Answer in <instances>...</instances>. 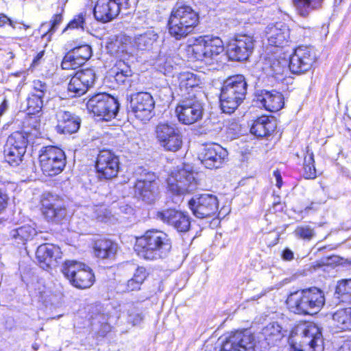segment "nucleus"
<instances>
[{"label":"nucleus","mask_w":351,"mask_h":351,"mask_svg":"<svg viewBox=\"0 0 351 351\" xmlns=\"http://www.w3.org/2000/svg\"><path fill=\"white\" fill-rule=\"evenodd\" d=\"M7 195L0 189V213H1L6 207L8 204Z\"/></svg>","instance_id":"58"},{"label":"nucleus","mask_w":351,"mask_h":351,"mask_svg":"<svg viewBox=\"0 0 351 351\" xmlns=\"http://www.w3.org/2000/svg\"><path fill=\"white\" fill-rule=\"evenodd\" d=\"M324 304V295L316 287L294 291L287 299L289 309L298 315L317 313Z\"/></svg>","instance_id":"2"},{"label":"nucleus","mask_w":351,"mask_h":351,"mask_svg":"<svg viewBox=\"0 0 351 351\" xmlns=\"http://www.w3.org/2000/svg\"><path fill=\"white\" fill-rule=\"evenodd\" d=\"M57 119L56 130L60 134H73L80 127V119L69 111L60 110Z\"/></svg>","instance_id":"24"},{"label":"nucleus","mask_w":351,"mask_h":351,"mask_svg":"<svg viewBox=\"0 0 351 351\" xmlns=\"http://www.w3.org/2000/svg\"><path fill=\"white\" fill-rule=\"evenodd\" d=\"M143 320L141 313L134 307L128 310V321L136 326L139 324Z\"/></svg>","instance_id":"54"},{"label":"nucleus","mask_w":351,"mask_h":351,"mask_svg":"<svg viewBox=\"0 0 351 351\" xmlns=\"http://www.w3.org/2000/svg\"><path fill=\"white\" fill-rule=\"evenodd\" d=\"M221 351H254V337L248 330L237 331L226 338Z\"/></svg>","instance_id":"20"},{"label":"nucleus","mask_w":351,"mask_h":351,"mask_svg":"<svg viewBox=\"0 0 351 351\" xmlns=\"http://www.w3.org/2000/svg\"><path fill=\"white\" fill-rule=\"evenodd\" d=\"M84 18L82 14H80L74 18L67 25V28H82L84 29Z\"/></svg>","instance_id":"56"},{"label":"nucleus","mask_w":351,"mask_h":351,"mask_svg":"<svg viewBox=\"0 0 351 351\" xmlns=\"http://www.w3.org/2000/svg\"><path fill=\"white\" fill-rule=\"evenodd\" d=\"M39 160L43 172L49 176L59 174L66 165L64 152L54 146L44 147L40 151Z\"/></svg>","instance_id":"10"},{"label":"nucleus","mask_w":351,"mask_h":351,"mask_svg":"<svg viewBox=\"0 0 351 351\" xmlns=\"http://www.w3.org/2000/svg\"><path fill=\"white\" fill-rule=\"evenodd\" d=\"M255 40L248 34L236 36L228 46V54L230 59L244 61L248 59L254 51Z\"/></svg>","instance_id":"15"},{"label":"nucleus","mask_w":351,"mask_h":351,"mask_svg":"<svg viewBox=\"0 0 351 351\" xmlns=\"http://www.w3.org/2000/svg\"><path fill=\"white\" fill-rule=\"evenodd\" d=\"M123 43H122L119 47V56H117V58H120L121 59L125 58L126 56H132L135 52L132 42L129 36H127V41H124Z\"/></svg>","instance_id":"50"},{"label":"nucleus","mask_w":351,"mask_h":351,"mask_svg":"<svg viewBox=\"0 0 351 351\" xmlns=\"http://www.w3.org/2000/svg\"><path fill=\"white\" fill-rule=\"evenodd\" d=\"M158 219L174 227L178 232H187L191 226L189 215L174 209L159 211L156 214Z\"/></svg>","instance_id":"21"},{"label":"nucleus","mask_w":351,"mask_h":351,"mask_svg":"<svg viewBox=\"0 0 351 351\" xmlns=\"http://www.w3.org/2000/svg\"><path fill=\"white\" fill-rule=\"evenodd\" d=\"M75 57L84 64L92 56V49L88 45H82L71 50Z\"/></svg>","instance_id":"48"},{"label":"nucleus","mask_w":351,"mask_h":351,"mask_svg":"<svg viewBox=\"0 0 351 351\" xmlns=\"http://www.w3.org/2000/svg\"><path fill=\"white\" fill-rule=\"evenodd\" d=\"M136 195L143 201L152 204L156 199L157 185L152 180H138L134 186Z\"/></svg>","instance_id":"27"},{"label":"nucleus","mask_w":351,"mask_h":351,"mask_svg":"<svg viewBox=\"0 0 351 351\" xmlns=\"http://www.w3.org/2000/svg\"><path fill=\"white\" fill-rule=\"evenodd\" d=\"M335 294L342 302H351V279L339 282L336 287Z\"/></svg>","instance_id":"42"},{"label":"nucleus","mask_w":351,"mask_h":351,"mask_svg":"<svg viewBox=\"0 0 351 351\" xmlns=\"http://www.w3.org/2000/svg\"><path fill=\"white\" fill-rule=\"evenodd\" d=\"M62 271L70 282L78 289L90 287L95 281L91 269L85 264L75 261H66Z\"/></svg>","instance_id":"7"},{"label":"nucleus","mask_w":351,"mask_h":351,"mask_svg":"<svg viewBox=\"0 0 351 351\" xmlns=\"http://www.w3.org/2000/svg\"><path fill=\"white\" fill-rule=\"evenodd\" d=\"M96 169L100 179L115 178L119 171L118 156L109 150L100 151L97 158Z\"/></svg>","instance_id":"17"},{"label":"nucleus","mask_w":351,"mask_h":351,"mask_svg":"<svg viewBox=\"0 0 351 351\" xmlns=\"http://www.w3.org/2000/svg\"><path fill=\"white\" fill-rule=\"evenodd\" d=\"M61 21V14H56L50 23H43L40 26V31H44L45 29H47V31L44 32L43 37H45L49 35L48 39H49L51 35L56 30Z\"/></svg>","instance_id":"46"},{"label":"nucleus","mask_w":351,"mask_h":351,"mask_svg":"<svg viewBox=\"0 0 351 351\" xmlns=\"http://www.w3.org/2000/svg\"><path fill=\"white\" fill-rule=\"evenodd\" d=\"M42 212L48 221L59 222L66 215L63 200L57 195L46 193L41 199Z\"/></svg>","instance_id":"19"},{"label":"nucleus","mask_w":351,"mask_h":351,"mask_svg":"<svg viewBox=\"0 0 351 351\" xmlns=\"http://www.w3.org/2000/svg\"><path fill=\"white\" fill-rule=\"evenodd\" d=\"M27 136L24 132L16 131L8 136L5 145L26 151Z\"/></svg>","instance_id":"39"},{"label":"nucleus","mask_w":351,"mask_h":351,"mask_svg":"<svg viewBox=\"0 0 351 351\" xmlns=\"http://www.w3.org/2000/svg\"><path fill=\"white\" fill-rule=\"evenodd\" d=\"M128 77L129 76H125V75H122V73H114V78H115L116 81H117L118 82L124 83L125 81V79Z\"/></svg>","instance_id":"62"},{"label":"nucleus","mask_w":351,"mask_h":351,"mask_svg":"<svg viewBox=\"0 0 351 351\" xmlns=\"http://www.w3.org/2000/svg\"><path fill=\"white\" fill-rule=\"evenodd\" d=\"M187 52L192 58L206 63L204 38L199 37L196 39L194 43L188 47Z\"/></svg>","instance_id":"38"},{"label":"nucleus","mask_w":351,"mask_h":351,"mask_svg":"<svg viewBox=\"0 0 351 351\" xmlns=\"http://www.w3.org/2000/svg\"><path fill=\"white\" fill-rule=\"evenodd\" d=\"M274 176H275L276 180V186L278 188H280V186L282 185V177H281L280 173L278 171H275L274 172Z\"/></svg>","instance_id":"61"},{"label":"nucleus","mask_w":351,"mask_h":351,"mask_svg":"<svg viewBox=\"0 0 351 351\" xmlns=\"http://www.w3.org/2000/svg\"><path fill=\"white\" fill-rule=\"evenodd\" d=\"M287 60L276 55L265 58L263 69L269 76L280 80L287 69Z\"/></svg>","instance_id":"25"},{"label":"nucleus","mask_w":351,"mask_h":351,"mask_svg":"<svg viewBox=\"0 0 351 351\" xmlns=\"http://www.w3.org/2000/svg\"><path fill=\"white\" fill-rule=\"evenodd\" d=\"M179 88L180 94L183 97V94L189 95V93H197L198 97H201L202 91L199 90V80L196 75L190 72H183L178 76Z\"/></svg>","instance_id":"26"},{"label":"nucleus","mask_w":351,"mask_h":351,"mask_svg":"<svg viewBox=\"0 0 351 351\" xmlns=\"http://www.w3.org/2000/svg\"><path fill=\"white\" fill-rule=\"evenodd\" d=\"M247 84L242 75L228 77L223 84L220 94L221 108L223 112L231 114L243 103L247 95Z\"/></svg>","instance_id":"3"},{"label":"nucleus","mask_w":351,"mask_h":351,"mask_svg":"<svg viewBox=\"0 0 351 351\" xmlns=\"http://www.w3.org/2000/svg\"><path fill=\"white\" fill-rule=\"evenodd\" d=\"M275 123L267 117L258 118L252 124L250 132L258 136L264 137L269 135L274 130Z\"/></svg>","instance_id":"31"},{"label":"nucleus","mask_w":351,"mask_h":351,"mask_svg":"<svg viewBox=\"0 0 351 351\" xmlns=\"http://www.w3.org/2000/svg\"><path fill=\"white\" fill-rule=\"evenodd\" d=\"M198 176L197 172L185 169H178L172 172L167 180L169 189L178 195L191 193L199 186Z\"/></svg>","instance_id":"9"},{"label":"nucleus","mask_w":351,"mask_h":351,"mask_svg":"<svg viewBox=\"0 0 351 351\" xmlns=\"http://www.w3.org/2000/svg\"><path fill=\"white\" fill-rule=\"evenodd\" d=\"M282 257L283 260L289 261L293 259L294 256L293 252L291 250L285 249L282 252Z\"/></svg>","instance_id":"60"},{"label":"nucleus","mask_w":351,"mask_h":351,"mask_svg":"<svg viewBox=\"0 0 351 351\" xmlns=\"http://www.w3.org/2000/svg\"><path fill=\"white\" fill-rule=\"evenodd\" d=\"M284 332L282 327L277 322L269 323L262 330V334L268 345H273L280 341L285 335Z\"/></svg>","instance_id":"33"},{"label":"nucleus","mask_w":351,"mask_h":351,"mask_svg":"<svg viewBox=\"0 0 351 351\" xmlns=\"http://www.w3.org/2000/svg\"><path fill=\"white\" fill-rule=\"evenodd\" d=\"M316 60V54L310 46H299L289 57V67L293 73L301 74L309 71Z\"/></svg>","instance_id":"14"},{"label":"nucleus","mask_w":351,"mask_h":351,"mask_svg":"<svg viewBox=\"0 0 351 351\" xmlns=\"http://www.w3.org/2000/svg\"><path fill=\"white\" fill-rule=\"evenodd\" d=\"M228 156V152L218 144H208L202 147L198 159L207 169L219 168Z\"/></svg>","instance_id":"18"},{"label":"nucleus","mask_w":351,"mask_h":351,"mask_svg":"<svg viewBox=\"0 0 351 351\" xmlns=\"http://www.w3.org/2000/svg\"><path fill=\"white\" fill-rule=\"evenodd\" d=\"M336 326L343 330H351V308H342L332 315Z\"/></svg>","instance_id":"35"},{"label":"nucleus","mask_w":351,"mask_h":351,"mask_svg":"<svg viewBox=\"0 0 351 351\" xmlns=\"http://www.w3.org/2000/svg\"><path fill=\"white\" fill-rule=\"evenodd\" d=\"M110 317L108 316V315H101L99 316V322L101 323L102 325H104V330L108 331L110 330Z\"/></svg>","instance_id":"57"},{"label":"nucleus","mask_w":351,"mask_h":351,"mask_svg":"<svg viewBox=\"0 0 351 351\" xmlns=\"http://www.w3.org/2000/svg\"><path fill=\"white\" fill-rule=\"evenodd\" d=\"M294 232L296 237L308 241L315 234L314 230L309 226H298Z\"/></svg>","instance_id":"52"},{"label":"nucleus","mask_w":351,"mask_h":351,"mask_svg":"<svg viewBox=\"0 0 351 351\" xmlns=\"http://www.w3.org/2000/svg\"><path fill=\"white\" fill-rule=\"evenodd\" d=\"M117 250V245L108 239L97 240L94 245L95 256L102 259L114 258Z\"/></svg>","instance_id":"30"},{"label":"nucleus","mask_w":351,"mask_h":351,"mask_svg":"<svg viewBox=\"0 0 351 351\" xmlns=\"http://www.w3.org/2000/svg\"><path fill=\"white\" fill-rule=\"evenodd\" d=\"M129 0H97L93 14L95 19L106 23L116 18L123 10L129 9Z\"/></svg>","instance_id":"13"},{"label":"nucleus","mask_w":351,"mask_h":351,"mask_svg":"<svg viewBox=\"0 0 351 351\" xmlns=\"http://www.w3.org/2000/svg\"><path fill=\"white\" fill-rule=\"evenodd\" d=\"M29 125L37 131H39L41 127L40 120L38 117H31Z\"/></svg>","instance_id":"59"},{"label":"nucleus","mask_w":351,"mask_h":351,"mask_svg":"<svg viewBox=\"0 0 351 351\" xmlns=\"http://www.w3.org/2000/svg\"><path fill=\"white\" fill-rule=\"evenodd\" d=\"M265 33L269 45L276 47H282L290 38L288 26L282 23L268 25Z\"/></svg>","instance_id":"23"},{"label":"nucleus","mask_w":351,"mask_h":351,"mask_svg":"<svg viewBox=\"0 0 351 351\" xmlns=\"http://www.w3.org/2000/svg\"><path fill=\"white\" fill-rule=\"evenodd\" d=\"M86 108L95 116L109 121L117 116L119 104L116 98L108 94L98 93L88 100Z\"/></svg>","instance_id":"8"},{"label":"nucleus","mask_w":351,"mask_h":351,"mask_svg":"<svg viewBox=\"0 0 351 351\" xmlns=\"http://www.w3.org/2000/svg\"><path fill=\"white\" fill-rule=\"evenodd\" d=\"M290 351H324L322 335L315 324L298 326L289 340Z\"/></svg>","instance_id":"5"},{"label":"nucleus","mask_w":351,"mask_h":351,"mask_svg":"<svg viewBox=\"0 0 351 351\" xmlns=\"http://www.w3.org/2000/svg\"><path fill=\"white\" fill-rule=\"evenodd\" d=\"M155 135L159 145L166 151L176 152L182 147V136L174 124L159 123L156 126Z\"/></svg>","instance_id":"11"},{"label":"nucleus","mask_w":351,"mask_h":351,"mask_svg":"<svg viewBox=\"0 0 351 351\" xmlns=\"http://www.w3.org/2000/svg\"><path fill=\"white\" fill-rule=\"evenodd\" d=\"M256 103L270 112H276L284 106L283 95L276 90H261L256 94Z\"/></svg>","instance_id":"22"},{"label":"nucleus","mask_w":351,"mask_h":351,"mask_svg":"<svg viewBox=\"0 0 351 351\" xmlns=\"http://www.w3.org/2000/svg\"><path fill=\"white\" fill-rule=\"evenodd\" d=\"M84 64L80 58L75 57L71 51H69L64 57L61 63L62 69H75Z\"/></svg>","instance_id":"45"},{"label":"nucleus","mask_w":351,"mask_h":351,"mask_svg":"<svg viewBox=\"0 0 351 351\" xmlns=\"http://www.w3.org/2000/svg\"><path fill=\"white\" fill-rule=\"evenodd\" d=\"M189 206L194 216L204 219L215 216L218 211L217 197L212 194L196 195L189 202Z\"/></svg>","instance_id":"12"},{"label":"nucleus","mask_w":351,"mask_h":351,"mask_svg":"<svg viewBox=\"0 0 351 351\" xmlns=\"http://www.w3.org/2000/svg\"><path fill=\"white\" fill-rule=\"evenodd\" d=\"M25 151L5 145L4 156L5 161L11 166H18L21 162Z\"/></svg>","instance_id":"41"},{"label":"nucleus","mask_w":351,"mask_h":351,"mask_svg":"<svg viewBox=\"0 0 351 351\" xmlns=\"http://www.w3.org/2000/svg\"><path fill=\"white\" fill-rule=\"evenodd\" d=\"M43 97L40 95L34 94L29 97L27 101L28 114H35L40 112L43 106Z\"/></svg>","instance_id":"44"},{"label":"nucleus","mask_w":351,"mask_h":351,"mask_svg":"<svg viewBox=\"0 0 351 351\" xmlns=\"http://www.w3.org/2000/svg\"><path fill=\"white\" fill-rule=\"evenodd\" d=\"M10 19L8 18L3 14H0V27L3 26L4 25L9 23Z\"/></svg>","instance_id":"64"},{"label":"nucleus","mask_w":351,"mask_h":351,"mask_svg":"<svg viewBox=\"0 0 351 351\" xmlns=\"http://www.w3.org/2000/svg\"><path fill=\"white\" fill-rule=\"evenodd\" d=\"M127 41V36L125 35H119L117 36V38L108 42L106 45V49L108 52L114 56H119V47L123 42Z\"/></svg>","instance_id":"49"},{"label":"nucleus","mask_w":351,"mask_h":351,"mask_svg":"<svg viewBox=\"0 0 351 351\" xmlns=\"http://www.w3.org/2000/svg\"><path fill=\"white\" fill-rule=\"evenodd\" d=\"M199 23V15L188 5L174 7L169 21V33L176 40H181L191 34Z\"/></svg>","instance_id":"4"},{"label":"nucleus","mask_w":351,"mask_h":351,"mask_svg":"<svg viewBox=\"0 0 351 351\" xmlns=\"http://www.w3.org/2000/svg\"><path fill=\"white\" fill-rule=\"evenodd\" d=\"M197 93L183 94L178 104L176 113L178 121L185 125H191L199 121L203 116V104Z\"/></svg>","instance_id":"6"},{"label":"nucleus","mask_w":351,"mask_h":351,"mask_svg":"<svg viewBox=\"0 0 351 351\" xmlns=\"http://www.w3.org/2000/svg\"><path fill=\"white\" fill-rule=\"evenodd\" d=\"M8 107V101L5 99L0 105V116L4 114Z\"/></svg>","instance_id":"63"},{"label":"nucleus","mask_w":351,"mask_h":351,"mask_svg":"<svg viewBox=\"0 0 351 351\" xmlns=\"http://www.w3.org/2000/svg\"><path fill=\"white\" fill-rule=\"evenodd\" d=\"M304 176L307 179H313L316 177L314 154L309 146L306 147L304 158Z\"/></svg>","instance_id":"40"},{"label":"nucleus","mask_w":351,"mask_h":351,"mask_svg":"<svg viewBox=\"0 0 351 351\" xmlns=\"http://www.w3.org/2000/svg\"><path fill=\"white\" fill-rule=\"evenodd\" d=\"M33 88L36 92V93H33L34 95L43 97L45 93L47 91V86L40 80H36L33 82Z\"/></svg>","instance_id":"55"},{"label":"nucleus","mask_w":351,"mask_h":351,"mask_svg":"<svg viewBox=\"0 0 351 351\" xmlns=\"http://www.w3.org/2000/svg\"><path fill=\"white\" fill-rule=\"evenodd\" d=\"M171 249V241L169 235L156 229L147 230L136 239L135 250L146 260H157L167 256Z\"/></svg>","instance_id":"1"},{"label":"nucleus","mask_w":351,"mask_h":351,"mask_svg":"<svg viewBox=\"0 0 351 351\" xmlns=\"http://www.w3.org/2000/svg\"><path fill=\"white\" fill-rule=\"evenodd\" d=\"M147 276L146 269L143 267H138L132 278L128 280L124 291H133L139 290Z\"/></svg>","instance_id":"37"},{"label":"nucleus","mask_w":351,"mask_h":351,"mask_svg":"<svg viewBox=\"0 0 351 351\" xmlns=\"http://www.w3.org/2000/svg\"><path fill=\"white\" fill-rule=\"evenodd\" d=\"M113 71L114 73H122L125 76H132V74L130 66L121 59L117 61L113 68Z\"/></svg>","instance_id":"53"},{"label":"nucleus","mask_w":351,"mask_h":351,"mask_svg":"<svg viewBox=\"0 0 351 351\" xmlns=\"http://www.w3.org/2000/svg\"><path fill=\"white\" fill-rule=\"evenodd\" d=\"M130 106L136 119L146 122L154 116L155 101L149 93H138L131 97Z\"/></svg>","instance_id":"16"},{"label":"nucleus","mask_w":351,"mask_h":351,"mask_svg":"<svg viewBox=\"0 0 351 351\" xmlns=\"http://www.w3.org/2000/svg\"><path fill=\"white\" fill-rule=\"evenodd\" d=\"M206 64L217 60L218 56L223 51V41L218 37L204 38Z\"/></svg>","instance_id":"29"},{"label":"nucleus","mask_w":351,"mask_h":351,"mask_svg":"<svg viewBox=\"0 0 351 351\" xmlns=\"http://www.w3.org/2000/svg\"><path fill=\"white\" fill-rule=\"evenodd\" d=\"M88 88L75 74L71 77L69 84L68 90L73 93L72 97L80 96L85 93Z\"/></svg>","instance_id":"43"},{"label":"nucleus","mask_w":351,"mask_h":351,"mask_svg":"<svg viewBox=\"0 0 351 351\" xmlns=\"http://www.w3.org/2000/svg\"><path fill=\"white\" fill-rule=\"evenodd\" d=\"M59 253V249L53 245H40L36 250V256L40 267L43 269L49 267L56 261V254Z\"/></svg>","instance_id":"28"},{"label":"nucleus","mask_w":351,"mask_h":351,"mask_svg":"<svg viewBox=\"0 0 351 351\" xmlns=\"http://www.w3.org/2000/svg\"><path fill=\"white\" fill-rule=\"evenodd\" d=\"M323 1L324 0H293L298 13L304 17L307 16L312 10L320 8Z\"/></svg>","instance_id":"36"},{"label":"nucleus","mask_w":351,"mask_h":351,"mask_svg":"<svg viewBox=\"0 0 351 351\" xmlns=\"http://www.w3.org/2000/svg\"><path fill=\"white\" fill-rule=\"evenodd\" d=\"M80 79L89 88L91 87L95 81L96 74L93 69H86L78 71L75 73Z\"/></svg>","instance_id":"47"},{"label":"nucleus","mask_w":351,"mask_h":351,"mask_svg":"<svg viewBox=\"0 0 351 351\" xmlns=\"http://www.w3.org/2000/svg\"><path fill=\"white\" fill-rule=\"evenodd\" d=\"M10 237L17 244L24 245L36 234V230L30 225H24L10 231Z\"/></svg>","instance_id":"34"},{"label":"nucleus","mask_w":351,"mask_h":351,"mask_svg":"<svg viewBox=\"0 0 351 351\" xmlns=\"http://www.w3.org/2000/svg\"><path fill=\"white\" fill-rule=\"evenodd\" d=\"M158 36L154 30H147L145 33L134 36L132 45L134 49L145 50L150 48L158 40Z\"/></svg>","instance_id":"32"},{"label":"nucleus","mask_w":351,"mask_h":351,"mask_svg":"<svg viewBox=\"0 0 351 351\" xmlns=\"http://www.w3.org/2000/svg\"><path fill=\"white\" fill-rule=\"evenodd\" d=\"M87 214L93 219L104 221L106 218V209L102 206H95L89 209Z\"/></svg>","instance_id":"51"}]
</instances>
